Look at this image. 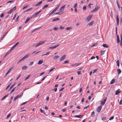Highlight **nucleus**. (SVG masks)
Wrapping results in <instances>:
<instances>
[{"mask_svg": "<svg viewBox=\"0 0 122 122\" xmlns=\"http://www.w3.org/2000/svg\"><path fill=\"white\" fill-rule=\"evenodd\" d=\"M41 11L42 10H40L37 11V12L35 13L31 16V17H32V18H34L36 17L38 14L40 13Z\"/></svg>", "mask_w": 122, "mask_h": 122, "instance_id": "f257e3e1", "label": "nucleus"}, {"mask_svg": "<svg viewBox=\"0 0 122 122\" xmlns=\"http://www.w3.org/2000/svg\"><path fill=\"white\" fill-rule=\"evenodd\" d=\"M99 8V6H97L95 7V9H93L90 12L91 13H94L98 10Z\"/></svg>", "mask_w": 122, "mask_h": 122, "instance_id": "f03ea898", "label": "nucleus"}, {"mask_svg": "<svg viewBox=\"0 0 122 122\" xmlns=\"http://www.w3.org/2000/svg\"><path fill=\"white\" fill-rule=\"evenodd\" d=\"M16 9V6L12 8L8 12V14L11 13L13 11H15Z\"/></svg>", "mask_w": 122, "mask_h": 122, "instance_id": "7ed1b4c3", "label": "nucleus"}, {"mask_svg": "<svg viewBox=\"0 0 122 122\" xmlns=\"http://www.w3.org/2000/svg\"><path fill=\"white\" fill-rule=\"evenodd\" d=\"M107 100V97H106L105 99L102 101L101 102V104L102 105H103L105 103Z\"/></svg>", "mask_w": 122, "mask_h": 122, "instance_id": "20e7f679", "label": "nucleus"}, {"mask_svg": "<svg viewBox=\"0 0 122 122\" xmlns=\"http://www.w3.org/2000/svg\"><path fill=\"white\" fill-rule=\"evenodd\" d=\"M46 42V41H40L38 43H37L36 45L35 46V47H37L45 43Z\"/></svg>", "mask_w": 122, "mask_h": 122, "instance_id": "39448f33", "label": "nucleus"}, {"mask_svg": "<svg viewBox=\"0 0 122 122\" xmlns=\"http://www.w3.org/2000/svg\"><path fill=\"white\" fill-rule=\"evenodd\" d=\"M102 107V106H99L97 108V111L98 112H100L101 111V109Z\"/></svg>", "mask_w": 122, "mask_h": 122, "instance_id": "423d86ee", "label": "nucleus"}, {"mask_svg": "<svg viewBox=\"0 0 122 122\" xmlns=\"http://www.w3.org/2000/svg\"><path fill=\"white\" fill-rule=\"evenodd\" d=\"M93 16L92 15H90L89 16H88L86 18V19L88 20V21H89V20L91 19L92 16Z\"/></svg>", "mask_w": 122, "mask_h": 122, "instance_id": "0eeeda50", "label": "nucleus"}, {"mask_svg": "<svg viewBox=\"0 0 122 122\" xmlns=\"http://www.w3.org/2000/svg\"><path fill=\"white\" fill-rule=\"evenodd\" d=\"M19 42H17V43H16L10 49V51H11L13 50L14 48L17 46L18 44H19Z\"/></svg>", "mask_w": 122, "mask_h": 122, "instance_id": "6e6552de", "label": "nucleus"}, {"mask_svg": "<svg viewBox=\"0 0 122 122\" xmlns=\"http://www.w3.org/2000/svg\"><path fill=\"white\" fill-rule=\"evenodd\" d=\"M66 56L65 55H64L62 56L61 58L60 59V61H63L66 58Z\"/></svg>", "mask_w": 122, "mask_h": 122, "instance_id": "1a4fd4ad", "label": "nucleus"}, {"mask_svg": "<svg viewBox=\"0 0 122 122\" xmlns=\"http://www.w3.org/2000/svg\"><path fill=\"white\" fill-rule=\"evenodd\" d=\"M83 115H76L75 116L76 117H77L78 118H82L83 117Z\"/></svg>", "mask_w": 122, "mask_h": 122, "instance_id": "9d476101", "label": "nucleus"}, {"mask_svg": "<svg viewBox=\"0 0 122 122\" xmlns=\"http://www.w3.org/2000/svg\"><path fill=\"white\" fill-rule=\"evenodd\" d=\"M60 13L61 14L63 13L64 12V10L63 9H62L61 8L60 9L59 11Z\"/></svg>", "mask_w": 122, "mask_h": 122, "instance_id": "9b49d317", "label": "nucleus"}, {"mask_svg": "<svg viewBox=\"0 0 122 122\" xmlns=\"http://www.w3.org/2000/svg\"><path fill=\"white\" fill-rule=\"evenodd\" d=\"M60 5V4H59V5H58L56 8H55L52 11L54 12L56 11L59 7Z\"/></svg>", "mask_w": 122, "mask_h": 122, "instance_id": "f8f14e48", "label": "nucleus"}, {"mask_svg": "<svg viewBox=\"0 0 122 122\" xmlns=\"http://www.w3.org/2000/svg\"><path fill=\"white\" fill-rule=\"evenodd\" d=\"M7 34V32H6L5 33V34H4L3 35L2 37H1V38L0 39V41H1L3 40L4 38L5 37L6 35Z\"/></svg>", "mask_w": 122, "mask_h": 122, "instance_id": "ddd939ff", "label": "nucleus"}, {"mask_svg": "<svg viewBox=\"0 0 122 122\" xmlns=\"http://www.w3.org/2000/svg\"><path fill=\"white\" fill-rule=\"evenodd\" d=\"M117 17V25H118V24L119 22V18L117 15L116 16Z\"/></svg>", "mask_w": 122, "mask_h": 122, "instance_id": "4468645a", "label": "nucleus"}, {"mask_svg": "<svg viewBox=\"0 0 122 122\" xmlns=\"http://www.w3.org/2000/svg\"><path fill=\"white\" fill-rule=\"evenodd\" d=\"M32 18V17H31V16L30 17H28L26 19L25 22V23H26L27 22H28L30 20V19Z\"/></svg>", "mask_w": 122, "mask_h": 122, "instance_id": "2eb2a0df", "label": "nucleus"}, {"mask_svg": "<svg viewBox=\"0 0 122 122\" xmlns=\"http://www.w3.org/2000/svg\"><path fill=\"white\" fill-rule=\"evenodd\" d=\"M9 94H8L5 95L1 99V101H2L6 97L8 96L9 95Z\"/></svg>", "mask_w": 122, "mask_h": 122, "instance_id": "dca6fc26", "label": "nucleus"}, {"mask_svg": "<svg viewBox=\"0 0 122 122\" xmlns=\"http://www.w3.org/2000/svg\"><path fill=\"white\" fill-rule=\"evenodd\" d=\"M43 62V60H40L38 63V64L39 65L41 64H42Z\"/></svg>", "mask_w": 122, "mask_h": 122, "instance_id": "f3484780", "label": "nucleus"}, {"mask_svg": "<svg viewBox=\"0 0 122 122\" xmlns=\"http://www.w3.org/2000/svg\"><path fill=\"white\" fill-rule=\"evenodd\" d=\"M32 9V8H29L28 9H27L26 10H24L23 13H24L26 12V11H29Z\"/></svg>", "mask_w": 122, "mask_h": 122, "instance_id": "a211bd4d", "label": "nucleus"}, {"mask_svg": "<svg viewBox=\"0 0 122 122\" xmlns=\"http://www.w3.org/2000/svg\"><path fill=\"white\" fill-rule=\"evenodd\" d=\"M117 42L118 43H119L120 42L119 37L118 35H117Z\"/></svg>", "mask_w": 122, "mask_h": 122, "instance_id": "6ab92c4d", "label": "nucleus"}, {"mask_svg": "<svg viewBox=\"0 0 122 122\" xmlns=\"http://www.w3.org/2000/svg\"><path fill=\"white\" fill-rule=\"evenodd\" d=\"M27 67V66H26L25 65L23 66L22 67V70L24 69H26Z\"/></svg>", "mask_w": 122, "mask_h": 122, "instance_id": "aec40b11", "label": "nucleus"}, {"mask_svg": "<svg viewBox=\"0 0 122 122\" xmlns=\"http://www.w3.org/2000/svg\"><path fill=\"white\" fill-rule=\"evenodd\" d=\"M60 20V19L59 18H56L53 19L52 20V22H54V21H56L57 20Z\"/></svg>", "mask_w": 122, "mask_h": 122, "instance_id": "412c9836", "label": "nucleus"}, {"mask_svg": "<svg viewBox=\"0 0 122 122\" xmlns=\"http://www.w3.org/2000/svg\"><path fill=\"white\" fill-rule=\"evenodd\" d=\"M15 85V83H14L13 85H12V86H11V87H10L8 91H10L11 89Z\"/></svg>", "mask_w": 122, "mask_h": 122, "instance_id": "4be33fe9", "label": "nucleus"}, {"mask_svg": "<svg viewBox=\"0 0 122 122\" xmlns=\"http://www.w3.org/2000/svg\"><path fill=\"white\" fill-rule=\"evenodd\" d=\"M105 50H104V51H101V56L103 55L105 52Z\"/></svg>", "mask_w": 122, "mask_h": 122, "instance_id": "5701e85b", "label": "nucleus"}, {"mask_svg": "<svg viewBox=\"0 0 122 122\" xmlns=\"http://www.w3.org/2000/svg\"><path fill=\"white\" fill-rule=\"evenodd\" d=\"M95 112L94 111L92 112L91 114V115L92 117H94Z\"/></svg>", "mask_w": 122, "mask_h": 122, "instance_id": "b1692460", "label": "nucleus"}, {"mask_svg": "<svg viewBox=\"0 0 122 122\" xmlns=\"http://www.w3.org/2000/svg\"><path fill=\"white\" fill-rule=\"evenodd\" d=\"M24 57H23V58H21V59H20L19 61H18V62H17V64H18L21 61H23V60H24Z\"/></svg>", "mask_w": 122, "mask_h": 122, "instance_id": "393cba45", "label": "nucleus"}, {"mask_svg": "<svg viewBox=\"0 0 122 122\" xmlns=\"http://www.w3.org/2000/svg\"><path fill=\"white\" fill-rule=\"evenodd\" d=\"M102 46L104 47L108 48V46L106 44H104L102 45Z\"/></svg>", "mask_w": 122, "mask_h": 122, "instance_id": "a878e982", "label": "nucleus"}, {"mask_svg": "<svg viewBox=\"0 0 122 122\" xmlns=\"http://www.w3.org/2000/svg\"><path fill=\"white\" fill-rule=\"evenodd\" d=\"M117 71L118 72V73L119 74H120L121 73V70L120 69H118L117 70Z\"/></svg>", "mask_w": 122, "mask_h": 122, "instance_id": "bb28decb", "label": "nucleus"}, {"mask_svg": "<svg viewBox=\"0 0 122 122\" xmlns=\"http://www.w3.org/2000/svg\"><path fill=\"white\" fill-rule=\"evenodd\" d=\"M50 53V51H48L47 52L46 54H43L41 55V56H45L49 54Z\"/></svg>", "mask_w": 122, "mask_h": 122, "instance_id": "cd10ccee", "label": "nucleus"}, {"mask_svg": "<svg viewBox=\"0 0 122 122\" xmlns=\"http://www.w3.org/2000/svg\"><path fill=\"white\" fill-rule=\"evenodd\" d=\"M16 88V87H14L13 88V89L11 90V92L10 93V94H11V93L15 90V88Z\"/></svg>", "mask_w": 122, "mask_h": 122, "instance_id": "c85d7f7f", "label": "nucleus"}, {"mask_svg": "<svg viewBox=\"0 0 122 122\" xmlns=\"http://www.w3.org/2000/svg\"><path fill=\"white\" fill-rule=\"evenodd\" d=\"M115 80L114 79H112L111 81V82L110 84H113L115 82Z\"/></svg>", "mask_w": 122, "mask_h": 122, "instance_id": "c756f323", "label": "nucleus"}, {"mask_svg": "<svg viewBox=\"0 0 122 122\" xmlns=\"http://www.w3.org/2000/svg\"><path fill=\"white\" fill-rule=\"evenodd\" d=\"M94 22L93 21H92L90 23H89L87 24V25H92V24H93Z\"/></svg>", "mask_w": 122, "mask_h": 122, "instance_id": "7c9ffc66", "label": "nucleus"}, {"mask_svg": "<svg viewBox=\"0 0 122 122\" xmlns=\"http://www.w3.org/2000/svg\"><path fill=\"white\" fill-rule=\"evenodd\" d=\"M120 92V91H119L118 90H117V91H116V93H115L116 95H118Z\"/></svg>", "mask_w": 122, "mask_h": 122, "instance_id": "2f4dec72", "label": "nucleus"}, {"mask_svg": "<svg viewBox=\"0 0 122 122\" xmlns=\"http://www.w3.org/2000/svg\"><path fill=\"white\" fill-rule=\"evenodd\" d=\"M40 111L41 112L44 113L45 115H46L44 110H42L41 108L40 109Z\"/></svg>", "mask_w": 122, "mask_h": 122, "instance_id": "473e14b6", "label": "nucleus"}, {"mask_svg": "<svg viewBox=\"0 0 122 122\" xmlns=\"http://www.w3.org/2000/svg\"><path fill=\"white\" fill-rule=\"evenodd\" d=\"M29 56V55L28 54L26 55L24 57H23L24 59L27 58Z\"/></svg>", "mask_w": 122, "mask_h": 122, "instance_id": "72a5a7b5", "label": "nucleus"}, {"mask_svg": "<svg viewBox=\"0 0 122 122\" xmlns=\"http://www.w3.org/2000/svg\"><path fill=\"white\" fill-rule=\"evenodd\" d=\"M119 60H117L116 61V63L117 64V65L118 66H119Z\"/></svg>", "mask_w": 122, "mask_h": 122, "instance_id": "f704fd0d", "label": "nucleus"}, {"mask_svg": "<svg viewBox=\"0 0 122 122\" xmlns=\"http://www.w3.org/2000/svg\"><path fill=\"white\" fill-rule=\"evenodd\" d=\"M30 76V75H28L27 77H26L24 79L25 81L28 79Z\"/></svg>", "mask_w": 122, "mask_h": 122, "instance_id": "c9c22d12", "label": "nucleus"}, {"mask_svg": "<svg viewBox=\"0 0 122 122\" xmlns=\"http://www.w3.org/2000/svg\"><path fill=\"white\" fill-rule=\"evenodd\" d=\"M55 69V68L54 67H53L52 68H51V69L49 71V73L51 72L54 69Z\"/></svg>", "mask_w": 122, "mask_h": 122, "instance_id": "e433bc0d", "label": "nucleus"}, {"mask_svg": "<svg viewBox=\"0 0 122 122\" xmlns=\"http://www.w3.org/2000/svg\"><path fill=\"white\" fill-rule=\"evenodd\" d=\"M48 5H45L42 8V9H45V8L48 7Z\"/></svg>", "mask_w": 122, "mask_h": 122, "instance_id": "4c0bfd02", "label": "nucleus"}, {"mask_svg": "<svg viewBox=\"0 0 122 122\" xmlns=\"http://www.w3.org/2000/svg\"><path fill=\"white\" fill-rule=\"evenodd\" d=\"M53 29L55 30H56L58 29V28L57 27H54L53 28Z\"/></svg>", "mask_w": 122, "mask_h": 122, "instance_id": "58836bf2", "label": "nucleus"}, {"mask_svg": "<svg viewBox=\"0 0 122 122\" xmlns=\"http://www.w3.org/2000/svg\"><path fill=\"white\" fill-rule=\"evenodd\" d=\"M59 56H56L54 57V59H57L59 58Z\"/></svg>", "mask_w": 122, "mask_h": 122, "instance_id": "ea45409f", "label": "nucleus"}, {"mask_svg": "<svg viewBox=\"0 0 122 122\" xmlns=\"http://www.w3.org/2000/svg\"><path fill=\"white\" fill-rule=\"evenodd\" d=\"M10 71L9 70H8V71L5 74V76H6L8 73Z\"/></svg>", "mask_w": 122, "mask_h": 122, "instance_id": "a19ab883", "label": "nucleus"}, {"mask_svg": "<svg viewBox=\"0 0 122 122\" xmlns=\"http://www.w3.org/2000/svg\"><path fill=\"white\" fill-rule=\"evenodd\" d=\"M60 45V44H57L55 46H53L54 47V49L56 48Z\"/></svg>", "mask_w": 122, "mask_h": 122, "instance_id": "79ce46f5", "label": "nucleus"}, {"mask_svg": "<svg viewBox=\"0 0 122 122\" xmlns=\"http://www.w3.org/2000/svg\"><path fill=\"white\" fill-rule=\"evenodd\" d=\"M69 62V61H68V60L66 61H64V62L63 63V64H66V63H68Z\"/></svg>", "mask_w": 122, "mask_h": 122, "instance_id": "37998d69", "label": "nucleus"}, {"mask_svg": "<svg viewBox=\"0 0 122 122\" xmlns=\"http://www.w3.org/2000/svg\"><path fill=\"white\" fill-rule=\"evenodd\" d=\"M64 27L62 25L59 28L60 29H62L64 28Z\"/></svg>", "mask_w": 122, "mask_h": 122, "instance_id": "c03bdc74", "label": "nucleus"}, {"mask_svg": "<svg viewBox=\"0 0 122 122\" xmlns=\"http://www.w3.org/2000/svg\"><path fill=\"white\" fill-rule=\"evenodd\" d=\"M33 61L31 62L29 64V66H31L33 64Z\"/></svg>", "mask_w": 122, "mask_h": 122, "instance_id": "a18cd8bd", "label": "nucleus"}, {"mask_svg": "<svg viewBox=\"0 0 122 122\" xmlns=\"http://www.w3.org/2000/svg\"><path fill=\"white\" fill-rule=\"evenodd\" d=\"M14 1L13 0H10L8 1L7 2V3H11L13 2Z\"/></svg>", "mask_w": 122, "mask_h": 122, "instance_id": "49530a36", "label": "nucleus"}, {"mask_svg": "<svg viewBox=\"0 0 122 122\" xmlns=\"http://www.w3.org/2000/svg\"><path fill=\"white\" fill-rule=\"evenodd\" d=\"M11 83H10V84H9L7 86V87L6 88V90H7L8 89V88L10 87V86L11 85Z\"/></svg>", "mask_w": 122, "mask_h": 122, "instance_id": "de8ad7c7", "label": "nucleus"}, {"mask_svg": "<svg viewBox=\"0 0 122 122\" xmlns=\"http://www.w3.org/2000/svg\"><path fill=\"white\" fill-rule=\"evenodd\" d=\"M40 5V3L39 2H38L37 4H36L35 5V6H38L39 5Z\"/></svg>", "mask_w": 122, "mask_h": 122, "instance_id": "09e8293b", "label": "nucleus"}, {"mask_svg": "<svg viewBox=\"0 0 122 122\" xmlns=\"http://www.w3.org/2000/svg\"><path fill=\"white\" fill-rule=\"evenodd\" d=\"M47 76H45L44 77L42 78V79H41V81H43L44 79H45V78Z\"/></svg>", "mask_w": 122, "mask_h": 122, "instance_id": "8fccbe9b", "label": "nucleus"}, {"mask_svg": "<svg viewBox=\"0 0 122 122\" xmlns=\"http://www.w3.org/2000/svg\"><path fill=\"white\" fill-rule=\"evenodd\" d=\"M71 29V27H67L66 28V30H70Z\"/></svg>", "mask_w": 122, "mask_h": 122, "instance_id": "3c124183", "label": "nucleus"}, {"mask_svg": "<svg viewBox=\"0 0 122 122\" xmlns=\"http://www.w3.org/2000/svg\"><path fill=\"white\" fill-rule=\"evenodd\" d=\"M77 6V4L76 3L74 4V7L75 8H76Z\"/></svg>", "mask_w": 122, "mask_h": 122, "instance_id": "603ef678", "label": "nucleus"}, {"mask_svg": "<svg viewBox=\"0 0 122 122\" xmlns=\"http://www.w3.org/2000/svg\"><path fill=\"white\" fill-rule=\"evenodd\" d=\"M10 115H11V114L10 113L6 117V118L7 119V118H8L9 117H10Z\"/></svg>", "mask_w": 122, "mask_h": 122, "instance_id": "864d4df0", "label": "nucleus"}, {"mask_svg": "<svg viewBox=\"0 0 122 122\" xmlns=\"http://www.w3.org/2000/svg\"><path fill=\"white\" fill-rule=\"evenodd\" d=\"M89 105H88V106H85L84 107L83 109H86L87 108L89 107Z\"/></svg>", "mask_w": 122, "mask_h": 122, "instance_id": "5fc2aeb1", "label": "nucleus"}, {"mask_svg": "<svg viewBox=\"0 0 122 122\" xmlns=\"http://www.w3.org/2000/svg\"><path fill=\"white\" fill-rule=\"evenodd\" d=\"M106 117H102V120H105L106 119Z\"/></svg>", "mask_w": 122, "mask_h": 122, "instance_id": "6e6d98bb", "label": "nucleus"}, {"mask_svg": "<svg viewBox=\"0 0 122 122\" xmlns=\"http://www.w3.org/2000/svg\"><path fill=\"white\" fill-rule=\"evenodd\" d=\"M79 65V64L78 63H76L74 64L73 65V66H77Z\"/></svg>", "mask_w": 122, "mask_h": 122, "instance_id": "4d7b16f0", "label": "nucleus"}, {"mask_svg": "<svg viewBox=\"0 0 122 122\" xmlns=\"http://www.w3.org/2000/svg\"><path fill=\"white\" fill-rule=\"evenodd\" d=\"M53 14H55V15H56V14L58 15V14L59 15H61V14L59 13V11L58 12H56V13H54Z\"/></svg>", "mask_w": 122, "mask_h": 122, "instance_id": "13d9d810", "label": "nucleus"}, {"mask_svg": "<svg viewBox=\"0 0 122 122\" xmlns=\"http://www.w3.org/2000/svg\"><path fill=\"white\" fill-rule=\"evenodd\" d=\"M114 118V117L113 116H112L109 119V120H112Z\"/></svg>", "mask_w": 122, "mask_h": 122, "instance_id": "bf43d9fd", "label": "nucleus"}, {"mask_svg": "<svg viewBox=\"0 0 122 122\" xmlns=\"http://www.w3.org/2000/svg\"><path fill=\"white\" fill-rule=\"evenodd\" d=\"M97 69H96L94 70V71H93V73H94L96 72V71H97Z\"/></svg>", "mask_w": 122, "mask_h": 122, "instance_id": "052dcab7", "label": "nucleus"}, {"mask_svg": "<svg viewBox=\"0 0 122 122\" xmlns=\"http://www.w3.org/2000/svg\"><path fill=\"white\" fill-rule=\"evenodd\" d=\"M14 67V66H13L12 67H11L10 68V69H9V70L10 71H11V70L13 69V68Z\"/></svg>", "mask_w": 122, "mask_h": 122, "instance_id": "680f3d73", "label": "nucleus"}, {"mask_svg": "<svg viewBox=\"0 0 122 122\" xmlns=\"http://www.w3.org/2000/svg\"><path fill=\"white\" fill-rule=\"evenodd\" d=\"M14 67V66H13L12 67H11L10 68V69H9V70L10 71H11V70L13 69V68Z\"/></svg>", "mask_w": 122, "mask_h": 122, "instance_id": "e2e57ef3", "label": "nucleus"}, {"mask_svg": "<svg viewBox=\"0 0 122 122\" xmlns=\"http://www.w3.org/2000/svg\"><path fill=\"white\" fill-rule=\"evenodd\" d=\"M28 6V5H26L25 6H24V7H23V9H24L25 8H27Z\"/></svg>", "mask_w": 122, "mask_h": 122, "instance_id": "0e129e2a", "label": "nucleus"}, {"mask_svg": "<svg viewBox=\"0 0 122 122\" xmlns=\"http://www.w3.org/2000/svg\"><path fill=\"white\" fill-rule=\"evenodd\" d=\"M95 56H92L90 60H92L93 59H95Z\"/></svg>", "mask_w": 122, "mask_h": 122, "instance_id": "69168bd1", "label": "nucleus"}, {"mask_svg": "<svg viewBox=\"0 0 122 122\" xmlns=\"http://www.w3.org/2000/svg\"><path fill=\"white\" fill-rule=\"evenodd\" d=\"M86 9V6L85 5H84L83 7V9L84 10Z\"/></svg>", "mask_w": 122, "mask_h": 122, "instance_id": "338daca9", "label": "nucleus"}, {"mask_svg": "<svg viewBox=\"0 0 122 122\" xmlns=\"http://www.w3.org/2000/svg\"><path fill=\"white\" fill-rule=\"evenodd\" d=\"M122 33H121V37H120L121 42H122Z\"/></svg>", "mask_w": 122, "mask_h": 122, "instance_id": "774afa93", "label": "nucleus"}]
</instances>
